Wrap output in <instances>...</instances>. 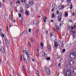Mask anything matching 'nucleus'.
<instances>
[{"instance_id": "nucleus-1", "label": "nucleus", "mask_w": 76, "mask_h": 76, "mask_svg": "<svg viewBox=\"0 0 76 76\" xmlns=\"http://www.w3.org/2000/svg\"><path fill=\"white\" fill-rule=\"evenodd\" d=\"M70 57L71 58H72V59H75L76 57V53L74 52H71L70 54Z\"/></svg>"}, {"instance_id": "nucleus-2", "label": "nucleus", "mask_w": 76, "mask_h": 76, "mask_svg": "<svg viewBox=\"0 0 76 76\" xmlns=\"http://www.w3.org/2000/svg\"><path fill=\"white\" fill-rule=\"evenodd\" d=\"M62 18V13H60L58 15V19L59 22H61V20Z\"/></svg>"}, {"instance_id": "nucleus-3", "label": "nucleus", "mask_w": 76, "mask_h": 76, "mask_svg": "<svg viewBox=\"0 0 76 76\" xmlns=\"http://www.w3.org/2000/svg\"><path fill=\"white\" fill-rule=\"evenodd\" d=\"M71 73L72 72H71L70 70H68L66 72V76H72L71 75H70Z\"/></svg>"}, {"instance_id": "nucleus-4", "label": "nucleus", "mask_w": 76, "mask_h": 76, "mask_svg": "<svg viewBox=\"0 0 76 76\" xmlns=\"http://www.w3.org/2000/svg\"><path fill=\"white\" fill-rule=\"evenodd\" d=\"M69 64L71 66H72L74 64V61L72 59L70 60L69 61Z\"/></svg>"}, {"instance_id": "nucleus-5", "label": "nucleus", "mask_w": 76, "mask_h": 76, "mask_svg": "<svg viewBox=\"0 0 76 76\" xmlns=\"http://www.w3.org/2000/svg\"><path fill=\"white\" fill-rule=\"evenodd\" d=\"M47 18L46 17L44 16L43 17V20H44V22H46V20H47Z\"/></svg>"}, {"instance_id": "nucleus-6", "label": "nucleus", "mask_w": 76, "mask_h": 76, "mask_svg": "<svg viewBox=\"0 0 76 76\" xmlns=\"http://www.w3.org/2000/svg\"><path fill=\"white\" fill-rule=\"evenodd\" d=\"M58 8L59 9H64V6H63V5H60Z\"/></svg>"}, {"instance_id": "nucleus-7", "label": "nucleus", "mask_w": 76, "mask_h": 76, "mask_svg": "<svg viewBox=\"0 0 76 76\" xmlns=\"http://www.w3.org/2000/svg\"><path fill=\"white\" fill-rule=\"evenodd\" d=\"M5 42H6V43L7 45V47H8V46H9V42H8V40H7V39H6L5 40Z\"/></svg>"}, {"instance_id": "nucleus-8", "label": "nucleus", "mask_w": 76, "mask_h": 76, "mask_svg": "<svg viewBox=\"0 0 76 76\" xmlns=\"http://www.w3.org/2000/svg\"><path fill=\"white\" fill-rule=\"evenodd\" d=\"M34 3V1H31L29 2V4L30 5H32V4H33Z\"/></svg>"}, {"instance_id": "nucleus-9", "label": "nucleus", "mask_w": 76, "mask_h": 76, "mask_svg": "<svg viewBox=\"0 0 76 76\" xmlns=\"http://www.w3.org/2000/svg\"><path fill=\"white\" fill-rule=\"evenodd\" d=\"M26 54V56H27V58L28 60H29V59L30 58H29V55L28 54V53H25Z\"/></svg>"}, {"instance_id": "nucleus-10", "label": "nucleus", "mask_w": 76, "mask_h": 76, "mask_svg": "<svg viewBox=\"0 0 76 76\" xmlns=\"http://www.w3.org/2000/svg\"><path fill=\"white\" fill-rule=\"evenodd\" d=\"M26 51V48H23V53H25V54L26 53H27V52H25Z\"/></svg>"}, {"instance_id": "nucleus-11", "label": "nucleus", "mask_w": 76, "mask_h": 76, "mask_svg": "<svg viewBox=\"0 0 76 76\" xmlns=\"http://www.w3.org/2000/svg\"><path fill=\"white\" fill-rule=\"evenodd\" d=\"M72 72L73 73H75V75H76V69L75 68L73 69V70L72 71Z\"/></svg>"}, {"instance_id": "nucleus-12", "label": "nucleus", "mask_w": 76, "mask_h": 76, "mask_svg": "<svg viewBox=\"0 0 76 76\" xmlns=\"http://www.w3.org/2000/svg\"><path fill=\"white\" fill-rule=\"evenodd\" d=\"M23 33L24 34V35H26V34H28V32H27V31L25 30Z\"/></svg>"}, {"instance_id": "nucleus-13", "label": "nucleus", "mask_w": 76, "mask_h": 76, "mask_svg": "<svg viewBox=\"0 0 76 76\" xmlns=\"http://www.w3.org/2000/svg\"><path fill=\"white\" fill-rule=\"evenodd\" d=\"M47 47L48 51H50V50H51V48H50V46L49 45H48Z\"/></svg>"}, {"instance_id": "nucleus-14", "label": "nucleus", "mask_w": 76, "mask_h": 76, "mask_svg": "<svg viewBox=\"0 0 76 76\" xmlns=\"http://www.w3.org/2000/svg\"><path fill=\"white\" fill-rule=\"evenodd\" d=\"M26 14L27 15H29V12L27 11V10H26Z\"/></svg>"}, {"instance_id": "nucleus-15", "label": "nucleus", "mask_w": 76, "mask_h": 76, "mask_svg": "<svg viewBox=\"0 0 76 76\" xmlns=\"http://www.w3.org/2000/svg\"><path fill=\"white\" fill-rule=\"evenodd\" d=\"M1 51L2 53H4V48L3 47L1 49Z\"/></svg>"}, {"instance_id": "nucleus-16", "label": "nucleus", "mask_w": 76, "mask_h": 76, "mask_svg": "<svg viewBox=\"0 0 76 76\" xmlns=\"http://www.w3.org/2000/svg\"><path fill=\"white\" fill-rule=\"evenodd\" d=\"M46 72L48 75H50V70H49V71H47Z\"/></svg>"}, {"instance_id": "nucleus-17", "label": "nucleus", "mask_w": 76, "mask_h": 76, "mask_svg": "<svg viewBox=\"0 0 76 76\" xmlns=\"http://www.w3.org/2000/svg\"><path fill=\"white\" fill-rule=\"evenodd\" d=\"M34 24V25H37V21H34L33 22Z\"/></svg>"}, {"instance_id": "nucleus-18", "label": "nucleus", "mask_w": 76, "mask_h": 76, "mask_svg": "<svg viewBox=\"0 0 76 76\" xmlns=\"http://www.w3.org/2000/svg\"><path fill=\"white\" fill-rule=\"evenodd\" d=\"M54 45H55V48H57V47H58V44H54Z\"/></svg>"}, {"instance_id": "nucleus-19", "label": "nucleus", "mask_w": 76, "mask_h": 76, "mask_svg": "<svg viewBox=\"0 0 76 76\" xmlns=\"http://www.w3.org/2000/svg\"><path fill=\"white\" fill-rule=\"evenodd\" d=\"M46 72L47 71H49V70H50V68H48V67L46 68Z\"/></svg>"}, {"instance_id": "nucleus-20", "label": "nucleus", "mask_w": 76, "mask_h": 76, "mask_svg": "<svg viewBox=\"0 0 76 76\" xmlns=\"http://www.w3.org/2000/svg\"><path fill=\"white\" fill-rule=\"evenodd\" d=\"M65 16H68V13L67 12H66L65 13Z\"/></svg>"}, {"instance_id": "nucleus-21", "label": "nucleus", "mask_w": 76, "mask_h": 76, "mask_svg": "<svg viewBox=\"0 0 76 76\" xmlns=\"http://www.w3.org/2000/svg\"><path fill=\"white\" fill-rule=\"evenodd\" d=\"M23 20V17H22L21 19L20 20L21 22H22Z\"/></svg>"}, {"instance_id": "nucleus-22", "label": "nucleus", "mask_w": 76, "mask_h": 76, "mask_svg": "<svg viewBox=\"0 0 76 76\" xmlns=\"http://www.w3.org/2000/svg\"><path fill=\"white\" fill-rule=\"evenodd\" d=\"M50 37H53V32H50Z\"/></svg>"}, {"instance_id": "nucleus-23", "label": "nucleus", "mask_w": 76, "mask_h": 76, "mask_svg": "<svg viewBox=\"0 0 76 76\" xmlns=\"http://www.w3.org/2000/svg\"><path fill=\"white\" fill-rule=\"evenodd\" d=\"M10 4H12V3L13 1V0H10Z\"/></svg>"}, {"instance_id": "nucleus-24", "label": "nucleus", "mask_w": 76, "mask_h": 76, "mask_svg": "<svg viewBox=\"0 0 76 76\" xmlns=\"http://www.w3.org/2000/svg\"><path fill=\"white\" fill-rule=\"evenodd\" d=\"M72 0H67V2L68 3H70V1H71Z\"/></svg>"}, {"instance_id": "nucleus-25", "label": "nucleus", "mask_w": 76, "mask_h": 76, "mask_svg": "<svg viewBox=\"0 0 76 76\" xmlns=\"http://www.w3.org/2000/svg\"><path fill=\"white\" fill-rule=\"evenodd\" d=\"M58 60H59L60 62L61 61V60H62V58L61 57H59L58 58Z\"/></svg>"}, {"instance_id": "nucleus-26", "label": "nucleus", "mask_w": 76, "mask_h": 76, "mask_svg": "<svg viewBox=\"0 0 76 76\" xmlns=\"http://www.w3.org/2000/svg\"><path fill=\"white\" fill-rule=\"evenodd\" d=\"M65 51H66V50H65V49H64L62 50V53H64V52H65Z\"/></svg>"}, {"instance_id": "nucleus-27", "label": "nucleus", "mask_w": 76, "mask_h": 76, "mask_svg": "<svg viewBox=\"0 0 76 76\" xmlns=\"http://www.w3.org/2000/svg\"><path fill=\"white\" fill-rule=\"evenodd\" d=\"M56 27L58 30H59V26H56Z\"/></svg>"}, {"instance_id": "nucleus-28", "label": "nucleus", "mask_w": 76, "mask_h": 76, "mask_svg": "<svg viewBox=\"0 0 76 76\" xmlns=\"http://www.w3.org/2000/svg\"><path fill=\"white\" fill-rule=\"evenodd\" d=\"M52 18H54V13H52Z\"/></svg>"}, {"instance_id": "nucleus-29", "label": "nucleus", "mask_w": 76, "mask_h": 76, "mask_svg": "<svg viewBox=\"0 0 76 76\" xmlns=\"http://www.w3.org/2000/svg\"><path fill=\"white\" fill-rule=\"evenodd\" d=\"M37 75H39V71H37Z\"/></svg>"}, {"instance_id": "nucleus-30", "label": "nucleus", "mask_w": 76, "mask_h": 76, "mask_svg": "<svg viewBox=\"0 0 76 76\" xmlns=\"http://www.w3.org/2000/svg\"><path fill=\"white\" fill-rule=\"evenodd\" d=\"M28 43L29 46L30 47H31V43H30V42H28Z\"/></svg>"}, {"instance_id": "nucleus-31", "label": "nucleus", "mask_w": 76, "mask_h": 76, "mask_svg": "<svg viewBox=\"0 0 76 76\" xmlns=\"http://www.w3.org/2000/svg\"><path fill=\"white\" fill-rule=\"evenodd\" d=\"M16 3H18V4H20V2L19 1H18L16 2Z\"/></svg>"}, {"instance_id": "nucleus-32", "label": "nucleus", "mask_w": 76, "mask_h": 76, "mask_svg": "<svg viewBox=\"0 0 76 76\" xmlns=\"http://www.w3.org/2000/svg\"><path fill=\"white\" fill-rule=\"evenodd\" d=\"M26 7L27 8H28L29 7V6L28 5H26Z\"/></svg>"}, {"instance_id": "nucleus-33", "label": "nucleus", "mask_w": 76, "mask_h": 76, "mask_svg": "<svg viewBox=\"0 0 76 76\" xmlns=\"http://www.w3.org/2000/svg\"><path fill=\"white\" fill-rule=\"evenodd\" d=\"M31 42H32V43H34V41L33 40V39L31 38Z\"/></svg>"}, {"instance_id": "nucleus-34", "label": "nucleus", "mask_w": 76, "mask_h": 76, "mask_svg": "<svg viewBox=\"0 0 76 76\" xmlns=\"http://www.w3.org/2000/svg\"><path fill=\"white\" fill-rule=\"evenodd\" d=\"M41 46H42V47H43V46H44V44H43V43H41Z\"/></svg>"}, {"instance_id": "nucleus-35", "label": "nucleus", "mask_w": 76, "mask_h": 76, "mask_svg": "<svg viewBox=\"0 0 76 76\" xmlns=\"http://www.w3.org/2000/svg\"><path fill=\"white\" fill-rule=\"evenodd\" d=\"M24 61L26 62V63H27V60H26V59H25V58H24Z\"/></svg>"}, {"instance_id": "nucleus-36", "label": "nucleus", "mask_w": 76, "mask_h": 76, "mask_svg": "<svg viewBox=\"0 0 76 76\" xmlns=\"http://www.w3.org/2000/svg\"><path fill=\"white\" fill-rule=\"evenodd\" d=\"M23 70H25V66H23Z\"/></svg>"}, {"instance_id": "nucleus-37", "label": "nucleus", "mask_w": 76, "mask_h": 76, "mask_svg": "<svg viewBox=\"0 0 76 76\" xmlns=\"http://www.w3.org/2000/svg\"><path fill=\"white\" fill-rule=\"evenodd\" d=\"M28 31L29 32H31V28H30L28 30Z\"/></svg>"}, {"instance_id": "nucleus-38", "label": "nucleus", "mask_w": 76, "mask_h": 76, "mask_svg": "<svg viewBox=\"0 0 76 76\" xmlns=\"http://www.w3.org/2000/svg\"><path fill=\"white\" fill-rule=\"evenodd\" d=\"M47 60H50V57H48V58H47Z\"/></svg>"}, {"instance_id": "nucleus-39", "label": "nucleus", "mask_w": 76, "mask_h": 76, "mask_svg": "<svg viewBox=\"0 0 76 76\" xmlns=\"http://www.w3.org/2000/svg\"><path fill=\"white\" fill-rule=\"evenodd\" d=\"M56 14L57 15H58V14H59V12H58V11H57L56 12Z\"/></svg>"}, {"instance_id": "nucleus-40", "label": "nucleus", "mask_w": 76, "mask_h": 76, "mask_svg": "<svg viewBox=\"0 0 76 76\" xmlns=\"http://www.w3.org/2000/svg\"><path fill=\"white\" fill-rule=\"evenodd\" d=\"M1 57L0 56V64H1Z\"/></svg>"}, {"instance_id": "nucleus-41", "label": "nucleus", "mask_w": 76, "mask_h": 76, "mask_svg": "<svg viewBox=\"0 0 76 76\" xmlns=\"http://www.w3.org/2000/svg\"><path fill=\"white\" fill-rule=\"evenodd\" d=\"M75 33H76V32L75 31H73L72 32L73 34H75Z\"/></svg>"}, {"instance_id": "nucleus-42", "label": "nucleus", "mask_w": 76, "mask_h": 76, "mask_svg": "<svg viewBox=\"0 0 76 76\" xmlns=\"http://www.w3.org/2000/svg\"><path fill=\"white\" fill-rule=\"evenodd\" d=\"M37 57H39V54H38V53H37Z\"/></svg>"}, {"instance_id": "nucleus-43", "label": "nucleus", "mask_w": 76, "mask_h": 76, "mask_svg": "<svg viewBox=\"0 0 76 76\" xmlns=\"http://www.w3.org/2000/svg\"><path fill=\"white\" fill-rule=\"evenodd\" d=\"M62 47H64V45L63 44V42H62Z\"/></svg>"}, {"instance_id": "nucleus-44", "label": "nucleus", "mask_w": 76, "mask_h": 76, "mask_svg": "<svg viewBox=\"0 0 76 76\" xmlns=\"http://www.w3.org/2000/svg\"><path fill=\"white\" fill-rule=\"evenodd\" d=\"M39 32V30H37V34H38Z\"/></svg>"}, {"instance_id": "nucleus-45", "label": "nucleus", "mask_w": 76, "mask_h": 76, "mask_svg": "<svg viewBox=\"0 0 76 76\" xmlns=\"http://www.w3.org/2000/svg\"><path fill=\"white\" fill-rule=\"evenodd\" d=\"M7 31H8V26H7Z\"/></svg>"}, {"instance_id": "nucleus-46", "label": "nucleus", "mask_w": 76, "mask_h": 76, "mask_svg": "<svg viewBox=\"0 0 76 76\" xmlns=\"http://www.w3.org/2000/svg\"><path fill=\"white\" fill-rule=\"evenodd\" d=\"M43 56H45L46 54L45 53H44L43 54H42Z\"/></svg>"}, {"instance_id": "nucleus-47", "label": "nucleus", "mask_w": 76, "mask_h": 76, "mask_svg": "<svg viewBox=\"0 0 76 76\" xmlns=\"http://www.w3.org/2000/svg\"><path fill=\"white\" fill-rule=\"evenodd\" d=\"M21 61L22 60V56H21Z\"/></svg>"}, {"instance_id": "nucleus-48", "label": "nucleus", "mask_w": 76, "mask_h": 76, "mask_svg": "<svg viewBox=\"0 0 76 76\" xmlns=\"http://www.w3.org/2000/svg\"><path fill=\"white\" fill-rule=\"evenodd\" d=\"M19 18H20V17H21V14H19Z\"/></svg>"}, {"instance_id": "nucleus-49", "label": "nucleus", "mask_w": 76, "mask_h": 76, "mask_svg": "<svg viewBox=\"0 0 76 76\" xmlns=\"http://www.w3.org/2000/svg\"><path fill=\"white\" fill-rule=\"evenodd\" d=\"M76 25H75L74 26H73V28L74 29H75L76 28Z\"/></svg>"}, {"instance_id": "nucleus-50", "label": "nucleus", "mask_w": 76, "mask_h": 76, "mask_svg": "<svg viewBox=\"0 0 76 76\" xmlns=\"http://www.w3.org/2000/svg\"><path fill=\"white\" fill-rule=\"evenodd\" d=\"M10 27L12 26V24H10Z\"/></svg>"}, {"instance_id": "nucleus-51", "label": "nucleus", "mask_w": 76, "mask_h": 76, "mask_svg": "<svg viewBox=\"0 0 76 76\" xmlns=\"http://www.w3.org/2000/svg\"><path fill=\"white\" fill-rule=\"evenodd\" d=\"M54 8H53V9L52 10V12H53V11H54Z\"/></svg>"}, {"instance_id": "nucleus-52", "label": "nucleus", "mask_w": 76, "mask_h": 76, "mask_svg": "<svg viewBox=\"0 0 76 76\" xmlns=\"http://www.w3.org/2000/svg\"><path fill=\"white\" fill-rule=\"evenodd\" d=\"M2 37H3V38H4V34H2Z\"/></svg>"}, {"instance_id": "nucleus-53", "label": "nucleus", "mask_w": 76, "mask_h": 76, "mask_svg": "<svg viewBox=\"0 0 76 76\" xmlns=\"http://www.w3.org/2000/svg\"><path fill=\"white\" fill-rule=\"evenodd\" d=\"M55 44H58L57 43V42L55 41Z\"/></svg>"}, {"instance_id": "nucleus-54", "label": "nucleus", "mask_w": 76, "mask_h": 76, "mask_svg": "<svg viewBox=\"0 0 76 76\" xmlns=\"http://www.w3.org/2000/svg\"><path fill=\"white\" fill-rule=\"evenodd\" d=\"M50 21L51 22H54V20H50Z\"/></svg>"}, {"instance_id": "nucleus-55", "label": "nucleus", "mask_w": 76, "mask_h": 76, "mask_svg": "<svg viewBox=\"0 0 76 76\" xmlns=\"http://www.w3.org/2000/svg\"><path fill=\"white\" fill-rule=\"evenodd\" d=\"M71 28L72 30H73V27L71 26Z\"/></svg>"}, {"instance_id": "nucleus-56", "label": "nucleus", "mask_w": 76, "mask_h": 76, "mask_svg": "<svg viewBox=\"0 0 76 76\" xmlns=\"http://www.w3.org/2000/svg\"><path fill=\"white\" fill-rule=\"evenodd\" d=\"M58 67H60V63H59L58 65Z\"/></svg>"}, {"instance_id": "nucleus-57", "label": "nucleus", "mask_w": 76, "mask_h": 76, "mask_svg": "<svg viewBox=\"0 0 76 76\" xmlns=\"http://www.w3.org/2000/svg\"><path fill=\"white\" fill-rule=\"evenodd\" d=\"M69 22H72V20H69Z\"/></svg>"}, {"instance_id": "nucleus-58", "label": "nucleus", "mask_w": 76, "mask_h": 76, "mask_svg": "<svg viewBox=\"0 0 76 76\" xmlns=\"http://www.w3.org/2000/svg\"><path fill=\"white\" fill-rule=\"evenodd\" d=\"M21 1L22 3H23V0H21Z\"/></svg>"}, {"instance_id": "nucleus-59", "label": "nucleus", "mask_w": 76, "mask_h": 76, "mask_svg": "<svg viewBox=\"0 0 76 76\" xmlns=\"http://www.w3.org/2000/svg\"><path fill=\"white\" fill-rule=\"evenodd\" d=\"M45 32H46V34H48V31H46Z\"/></svg>"}, {"instance_id": "nucleus-60", "label": "nucleus", "mask_w": 76, "mask_h": 76, "mask_svg": "<svg viewBox=\"0 0 76 76\" xmlns=\"http://www.w3.org/2000/svg\"><path fill=\"white\" fill-rule=\"evenodd\" d=\"M75 12H73L72 14V15H73L74 16L75 15Z\"/></svg>"}, {"instance_id": "nucleus-61", "label": "nucleus", "mask_w": 76, "mask_h": 76, "mask_svg": "<svg viewBox=\"0 0 76 76\" xmlns=\"http://www.w3.org/2000/svg\"><path fill=\"white\" fill-rule=\"evenodd\" d=\"M1 32V28H0V32Z\"/></svg>"}, {"instance_id": "nucleus-62", "label": "nucleus", "mask_w": 76, "mask_h": 76, "mask_svg": "<svg viewBox=\"0 0 76 76\" xmlns=\"http://www.w3.org/2000/svg\"><path fill=\"white\" fill-rule=\"evenodd\" d=\"M41 17V16H38V18H39Z\"/></svg>"}, {"instance_id": "nucleus-63", "label": "nucleus", "mask_w": 76, "mask_h": 76, "mask_svg": "<svg viewBox=\"0 0 76 76\" xmlns=\"http://www.w3.org/2000/svg\"><path fill=\"white\" fill-rule=\"evenodd\" d=\"M66 72V70H64V73Z\"/></svg>"}, {"instance_id": "nucleus-64", "label": "nucleus", "mask_w": 76, "mask_h": 76, "mask_svg": "<svg viewBox=\"0 0 76 76\" xmlns=\"http://www.w3.org/2000/svg\"><path fill=\"white\" fill-rule=\"evenodd\" d=\"M32 61H35V60L34 59H32Z\"/></svg>"}]
</instances>
